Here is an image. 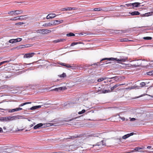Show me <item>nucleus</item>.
<instances>
[{
	"label": "nucleus",
	"mask_w": 153,
	"mask_h": 153,
	"mask_svg": "<svg viewBox=\"0 0 153 153\" xmlns=\"http://www.w3.org/2000/svg\"><path fill=\"white\" fill-rule=\"evenodd\" d=\"M107 60V61H105V62H104V63L103 64H107L108 63H111V62H109L110 61H117L118 62H124L125 61V59H118L117 58H105L102 59L100 62H101L103 61Z\"/></svg>",
	"instance_id": "1"
},
{
	"label": "nucleus",
	"mask_w": 153,
	"mask_h": 153,
	"mask_svg": "<svg viewBox=\"0 0 153 153\" xmlns=\"http://www.w3.org/2000/svg\"><path fill=\"white\" fill-rule=\"evenodd\" d=\"M36 31L38 33H41L42 34H47L51 32V30H48L47 29H39L36 30Z\"/></svg>",
	"instance_id": "2"
},
{
	"label": "nucleus",
	"mask_w": 153,
	"mask_h": 153,
	"mask_svg": "<svg viewBox=\"0 0 153 153\" xmlns=\"http://www.w3.org/2000/svg\"><path fill=\"white\" fill-rule=\"evenodd\" d=\"M27 18V17H26V15H25L20 16L19 18H18V17H15L14 18H11L10 19V20L13 21H16L17 20H22L26 19Z\"/></svg>",
	"instance_id": "3"
},
{
	"label": "nucleus",
	"mask_w": 153,
	"mask_h": 153,
	"mask_svg": "<svg viewBox=\"0 0 153 153\" xmlns=\"http://www.w3.org/2000/svg\"><path fill=\"white\" fill-rule=\"evenodd\" d=\"M35 53H28L25 54L24 56V58H30L32 57Z\"/></svg>",
	"instance_id": "4"
},
{
	"label": "nucleus",
	"mask_w": 153,
	"mask_h": 153,
	"mask_svg": "<svg viewBox=\"0 0 153 153\" xmlns=\"http://www.w3.org/2000/svg\"><path fill=\"white\" fill-rule=\"evenodd\" d=\"M65 87H61L58 88H55L52 90V91H60L62 90H63L66 89Z\"/></svg>",
	"instance_id": "5"
},
{
	"label": "nucleus",
	"mask_w": 153,
	"mask_h": 153,
	"mask_svg": "<svg viewBox=\"0 0 153 153\" xmlns=\"http://www.w3.org/2000/svg\"><path fill=\"white\" fill-rule=\"evenodd\" d=\"M152 15H153V11H151L140 15L141 16H149Z\"/></svg>",
	"instance_id": "6"
},
{
	"label": "nucleus",
	"mask_w": 153,
	"mask_h": 153,
	"mask_svg": "<svg viewBox=\"0 0 153 153\" xmlns=\"http://www.w3.org/2000/svg\"><path fill=\"white\" fill-rule=\"evenodd\" d=\"M53 22V24L54 25H58L60 23H62L63 22V20H57L54 21Z\"/></svg>",
	"instance_id": "7"
},
{
	"label": "nucleus",
	"mask_w": 153,
	"mask_h": 153,
	"mask_svg": "<svg viewBox=\"0 0 153 153\" xmlns=\"http://www.w3.org/2000/svg\"><path fill=\"white\" fill-rule=\"evenodd\" d=\"M134 132H131L130 134H127L125 135L122 137V138L124 139H125L130 136H132L134 134Z\"/></svg>",
	"instance_id": "8"
},
{
	"label": "nucleus",
	"mask_w": 153,
	"mask_h": 153,
	"mask_svg": "<svg viewBox=\"0 0 153 153\" xmlns=\"http://www.w3.org/2000/svg\"><path fill=\"white\" fill-rule=\"evenodd\" d=\"M22 108H16L12 109H9L8 111L10 112H13L15 111L22 110Z\"/></svg>",
	"instance_id": "9"
},
{
	"label": "nucleus",
	"mask_w": 153,
	"mask_h": 153,
	"mask_svg": "<svg viewBox=\"0 0 153 153\" xmlns=\"http://www.w3.org/2000/svg\"><path fill=\"white\" fill-rule=\"evenodd\" d=\"M76 8L75 7H67L64 8L62 9V10L63 11H67V10H75Z\"/></svg>",
	"instance_id": "10"
},
{
	"label": "nucleus",
	"mask_w": 153,
	"mask_h": 153,
	"mask_svg": "<svg viewBox=\"0 0 153 153\" xmlns=\"http://www.w3.org/2000/svg\"><path fill=\"white\" fill-rule=\"evenodd\" d=\"M58 64H59L61 65H63V66H66V67L68 68H71L72 67V66L68 64H66L64 63H62V62H58Z\"/></svg>",
	"instance_id": "11"
},
{
	"label": "nucleus",
	"mask_w": 153,
	"mask_h": 153,
	"mask_svg": "<svg viewBox=\"0 0 153 153\" xmlns=\"http://www.w3.org/2000/svg\"><path fill=\"white\" fill-rule=\"evenodd\" d=\"M141 3L139 2H135L132 3V8L134 7H138L140 6Z\"/></svg>",
	"instance_id": "12"
},
{
	"label": "nucleus",
	"mask_w": 153,
	"mask_h": 153,
	"mask_svg": "<svg viewBox=\"0 0 153 153\" xmlns=\"http://www.w3.org/2000/svg\"><path fill=\"white\" fill-rule=\"evenodd\" d=\"M53 22H49L48 23H45L43 25V26L44 27H48V26H52V25H54V24H53Z\"/></svg>",
	"instance_id": "13"
},
{
	"label": "nucleus",
	"mask_w": 153,
	"mask_h": 153,
	"mask_svg": "<svg viewBox=\"0 0 153 153\" xmlns=\"http://www.w3.org/2000/svg\"><path fill=\"white\" fill-rule=\"evenodd\" d=\"M42 125L43 124L42 123H39L34 126L33 129H36L39 128V127H42Z\"/></svg>",
	"instance_id": "14"
},
{
	"label": "nucleus",
	"mask_w": 153,
	"mask_h": 153,
	"mask_svg": "<svg viewBox=\"0 0 153 153\" xmlns=\"http://www.w3.org/2000/svg\"><path fill=\"white\" fill-rule=\"evenodd\" d=\"M132 16L138 15L140 14V13L137 11H134L132 12H130L129 13Z\"/></svg>",
	"instance_id": "15"
},
{
	"label": "nucleus",
	"mask_w": 153,
	"mask_h": 153,
	"mask_svg": "<svg viewBox=\"0 0 153 153\" xmlns=\"http://www.w3.org/2000/svg\"><path fill=\"white\" fill-rule=\"evenodd\" d=\"M8 117V121L16 119L17 118L16 116H14L12 117Z\"/></svg>",
	"instance_id": "16"
},
{
	"label": "nucleus",
	"mask_w": 153,
	"mask_h": 153,
	"mask_svg": "<svg viewBox=\"0 0 153 153\" xmlns=\"http://www.w3.org/2000/svg\"><path fill=\"white\" fill-rule=\"evenodd\" d=\"M97 146H101V147H102V146H103L105 145V143L104 142V141L102 140L101 142L99 143H98L97 145Z\"/></svg>",
	"instance_id": "17"
},
{
	"label": "nucleus",
	"mask_w": 153,
	"mask_h": 153,
	"mask_svg": "<svg viewBox=\"0 0 153 153\" xmlns=\"http://www.w3.org/2000/svg\"><path fill=\"white\" fill-rule=\"evenodd\" d=\"M13 39L14 40L13 41L14 42V43H15L18 42H20L22 40V39L19 38L16 39Z\"/></svg>",
	"instance_id": "18"
},
{
	"label": "nucleus",
	"mask_w": 153,
	"mask_h": 153,
	"mask_svg": "<svg viewBox=\"0 0 153 153\" xmlns=\"http://www.w3.org/2000/svg\"><path fill=\"white\" fill-rule=\"evenodd\" d=\"M65 40V39H58L54 40L53 41V42L55 43H58L59 42H63Z\"/></svg>",
	"instance_id": "19"
},
{
	"label": "nucleus",
	"mask_w": 153,
	"mask_h": 153,
	"mask_svg": "<svg viewBox=\"0 0 153 153\" xmlns=\"http://www.w3.org/2000/svg\"><path fill=\"white\" fill-rule=\"evenodd\" d=\"M23 11L21 10H15L16 15H18L19 14L22 13Z\"/></svg>",
	"instance_id": "20"
},
{
	"label": "nucleus",
	"mask_w": 153,
	"mask_h": 153,
	"mask_svg": "<svg viewBox=\"0 0 153 153\" xmlns=\"http://www.w3.org/2000/svg\"><path fill=\"white\" fill-rule=\"evenodd\" d=\"M41 107V105H37V106H33L30 108V109L31 110H34L37 108H39Z\"/></svg>",
	"instance_id": "21"
},
{
	"label": "nucleus",
	"mask_w": 153,
	"mask_h": 153,
	"mask_svg": "<svg viewBox=\"0 0 153 153\" xmlns=\"http://www.w3.org/2000/svg\"><path fill=\"white\" fill-rule=\"evenodd\" d=\"M15 10H14V11H9L8 13V14H9V15H16V14H15Z\"/></svg>",
	"instance_id": "22"
},
{
	"label": "nucleus",
	"mask_w": 153,
	"mask_h": 153,
	"mask_svg": "<svg viewBox=\"0 0 153 153\" xmlns=\"http://www.w3.org/2000/svg\"><path fill=\"white\" fill-rule=\"evenodd\" d=\"M31 102H26L24 103H22L19 106V107L25 105H26L27 104H31Z\"/></svg>",
	"instance_id": "23"
},
{
	"label": "nucleus",
	"mask_w": 153,
	"mask_h": 153,
	"mask_svg": "<svg viewBox=\"0 0 153 153\" xmlns=\"http://www.w3.org/2000/svg\"><path fill=\"white\" fill-rule=\"evenodd\" d=\"M49 14L51 17V19H52L56 16V15L54 13H51Z\"/></svg>",
	"instance_id": "24"
},
{
	"label": "nucleus",
	"mask_w": 153,
	"mask_h": 153,
	"mask_svg": "<svg viewBox=\"0 0 153 153\" xmlns=\"http://www.w3.org/2000/svg\"><path fill=\"white\" fill-rule=\"evenodd\" d=\"M94 10L96 11H100L101 10H104L103 9H102L100 7L95 8L94 9Z\"/></svg>",
	"instance_id": "25"
},
{
	"label": "nucleus",
	"mask_w": 153,
	"mask_h": 153,
	"mask_svg": "<svg viewBox=\"0 0 153 153\" xmlns=\"http://www.w3.org/2000/svg\"><path fill=\"white\" fill-rule=\"evenodd\" d=\"M102 92L101 93L105 94V93H108V92H111V91H110L109 90H102Z\"/></svg>",
	"instance_id": "26"
},
{
	"label": "nucleus",
	"mask_w": 153,
	"mask_h": 153,
	"mask_svg": "<svg viewBox=\"0 0 153 153\" xmlns=\"http://www.w3.org/2000/svg\"><path fill=\"white\" fill-rule=\"evenodd\" d=\"M75 35L73 33H69L67 34L66 35V36H74Z\"/></svg>",
	"instance_id": "27"
},
{
	"label": "nucleus",
	"mask_w": 153,
	"mask_h": 153,
	"mask_svg": "<svg viewBox=\"0 0 153 153\" xmlns=\"http://www.w3.org/2000/svg\"><path fill=\"white\" fill-rule=\"evenodd\" d=\"M80 42H74L72 43L71 45V46H74L75 45H77L79 44H80Z\"/></svg>",
	"instance_id": "28"
},
{
	"label": "nucleus",
	"mask_w": 153,
	"mask_h": 153,
	"mask_svg": "<svg viewBox=\"0 0 153 153\" xmlns=\"http://www.w3.org/2000/svg\"><path fill=\"white\" fill-rule=\"evenodd\" d=\"M143 39L145 40H151L152 39V38L151 37H144Z\"/></svg>",
	"instance_id": "29"
},
{
	"label": "nucleus",
	"mask_w": 153,
	"mask_h": 153,
	"mask_svg": "<svg viewBox=\"0 0 153 153\" xmlns=\"http://www.w3.org/2000/svg\"><path fill=\"white\" fill-rule=\"evenodd\" d=\"M60 77L64 78L66 76V74L65 73H63L62 74L59 76Z\"/></svg>",
	"instance_id": "30"
},
{
	"label": "nucleus",
	"mask_w": 153,
	"mask_h": 153,
	"mask_svg": "<svg viewBox=\"0 0 153 153\" xmlns=\"http://www.w3.org/2000/svg\"><path fill=\"white\" fill-rule=\"evenodd\" d=\"M85 111V109H83L81 111H79L78 112V114H82L83 113H84Z\"/></svg>",
	"instance_id": "31"
},
{
	"label": "nucleus",
	"mask_w": 153,
	"mask_h": 153,
	"mask_svg": "<svg viewBox=\"0 0 153 153\" xmlns=\"http://www.w3.org/2000/svg\"><path fill=\"white\" fill-rule=\"evenodd\" d=\"M147 74L149 75H153V71L148 72Z\"/></svg>",
	"instance_id": "32"
},
{
	"label": "nucleus",
	"mask_w": 153,
	"mask_h": 153,
	"mask_svg": "<svg viewBox=\"0 0 153 153\" xmlns=\"http://www.w3.org/2000/svg\"><path fill=\"white\" fill-rule=\"evenodd\" d=\"M141 149H143V148H142L140 147H136L135 149L134 150L136 151H139L138 150Z\"/></svg>",
	"instance_id": "33"
},
{
	"label": "nucleus",
	"mask_w": 153,
	"mask_h": 153,
	"mask_svg": "<svg viewBox=\"0 0 153 153\" xmlns=\"http://www.w3.org/2000/svg\"><path fill=\"white\" fill-rule=\"evenodd\" d=\"M126 5L128 7H132V3L126 4Z\"/></svg>",
	"instance_id": "34"
},
{
	"label": "nucleus",
	"mask_w": 153,
	"mask_h": 153,
	"mask_svg": "<svg viewBox=\"0 0 153 153\" xmlns=\"http://www.w3.org/2000/svg\"><path fill=\"white\" fill-rule=\"evenodd\" d=\"M103 80H104V79H103L102 77L98 79L97 81L98 82H100Z\"/></svg>",
	"instance_id": "35"
},
{
	"label": "nucleus",
	"mask_w": 153,
	"mask_h": 153,
	"mask_svg": "<svg viewBox=\"0 0 153 153\" xmlns=\"http://www.w3.org/2000/svg\"><path fill=\"white\" fill-rule=\"evenodd\" d=\"M24 24V23L23 22H19L16 23L15 25H21Z\"/></svg>",
	"instance_id": "36"
},
{
	"label": "nucleus",
	"mask_w": 153,
	"mask_h": 153,
	"mask_svg": "<svg viewBox=\"0 0 153 153\" xmlns=\"http://www.w3.org/2000/svg\"><path fill=\"white\" fill-rule=\"evenodd\" d=\"M128 39H121L120 41L121 42H126L128 41Z\"/></svg>",
	"instance_id": "37"
},
{
	"label": "nucleus",
	"mask_w": 153,
	"mask_h": 153,
	"mask_svg": "<svg viewBox=\"0 0 153 153\" xmlns=\"http://www.w3.org/2000/svg\"><path fill=\"white\" fill-rule=\"evenodd\" d=\"M120 78L118 76H114V79L116 81H117Z\"/></svg>",
	"instance_id": "38"
},
{
	"label": "nucleus",
	"mask_w": 153,
	"mask_h": 153,
	"mask_svg": "<svg viewBox=\"0 0 153 153\" xmlns=\"http://www.w3.org/2000/svg\"><path fill=\"white\" fill-rule=\"evenodd\" d=\"M3 118H4V121H8V117H3Z\"/></svg>",
	"instance_id": "39"
},
{
	"label": "nucleus",
	"mask_w": 153,
	"mask_h": 153,
	"mask_svg": "<svg viewBox=\"0 0 153 153\" xmlns=\"http://www.w3.org/2000/svg\"><path fill=\"white\" fill-rule=\"evenodd\" d=\"M31 44L26 45H25L24 46L25 48H28L31 46L32 45Z\"/></svg>",
	"instance_id": "40"
},
{
	"label": "nucleus",
	"mask_w": 153,
	"mask_h": 153,
	"mask_svg": "<svg viewBox=\"0 0 153 153\" xmlns=\"http://www.w3.org/2000/svg\"><path fill=\"white\" fill-rule=\"evenodd\" d=\"M13 41L14 40H13V39H11L9 40V42L11 43H14V42Z\"/></svg>",
	"instance_id": "41"
},
{
	"label": "nucleus",
	"mask_w": 153,
	"mask_h": 153,
	"mask_svg": "<svg viewBox=\"0 0 153 153\" xmlns=\"http://www.w3.org/2000/svg\"><path fill=\"white\" fill-rule=\"evenodd\" d=\"M129 119H130V121H134L136 120V119L134 118H131L130 117Z\"/></svg>",
	"instance_id": "42"
},
{
	"label": "nucleus",
	"mask_w": 153,
	"mask_h": 153,
	"mask_svg": "<svg viewBox=\"0 0 153 153\" xmlns=\"http://www.w3.org/2000/svg\"><path fill=\"white\" fill-rule=\"evenodd\" d=\"M78 137V136L77 135H76V136H72L71 137L69 138H71L72 139H74L75 138H76Z\"/></svg>",
	"instance_id": "43"
},
{
	"label": "nucleus",
	"mask_w": 153,
	"mask_h": 153,
	"mask_svg": "<svg viewBox=\"0 0 153 153\" xmlns=\"http://www.w3.org/2000/svg\"><path fill=\"white\" fill-rule=\"evenodd\" d=\"M140 85L142 86H145L146 85L145 83L144 82H142L140 83Z\"/></svg>",
	"instance_id": "44"
},
{
	"label": "nucleus",
	"mask_w": 153,
	"mask_h": 153,
	"mask_svg": "<svg viewBox=\"0 0 153 153\" xmlns=\"http://www.w3.org/2000/svg\"><path fill=\"white\" fill-rule=\"evenodd\" d=\"M119 116L121 120H122L123 121H124L125 120V118L124 117H120V115H119Z\"/></svg>",
	"instance_id": "45"
},
{
	"label": "nucleus",
	"mask_w": 153,
	"mask_h": 153,
	"mask_svg": "<svg viewBox=\"0 0 153 153\" xmlns=\"http://www.w3.org/2000/svg\"><path fill=\"white\" fill-rule=\"evenodd\" d=\"M116 87L115 85L111 87V91H113L114 88H116Z\"/></svg>",
	"instance_id": "46"
},
{
	"label": "nucleus",
	"mask_w": 153,
	"mask_h": 153,
	"mask_svg": "<svg viewBox=\"0 0 153 153\" xmlns=\"http://www.w3.org/2000/svg\"><path fill=\"white\" fill-rule=\"evenodd\" d=\"M46 19H51V17L49 15V14L46 17Z\"/></svg>",
	"instance_id": "47"
},
{
	"label": "nucleus",
	"mask_w": 153,
	"mask_h": 153,
	"mask_svg": "<svg viewBox=\"0 0 153 153\" xmlns=\"http://www.w3.org/2000/svg\"><path fill=\"white\" fill-rule=\"evenodd\" d=\"M140 64H139L137 63V64H135L134 65H133V66L134 67H137Z\"/></svg>",
	"instance_id": "48"
},
{
	"label": "nucleus",
	"mask_w": 153,
	"mask_h": 153,
	"mask_svg": "<svg viewBox=\"0 0 153 153\" xmlns=\"http://www.w3.org/2000/svg\"><path fill=\"white\" fill-rule=\"evenodd\" d=\"M0 121H4L3 117H2L0 118Z\"/></svg>",
	"instance_id": "49"
},
{
	"label": "nucleus",
	"mask_w": 153,
	"mask_h": 153,
	"mask_svg": "<svg viewBox=\"0 0 153 153\" xmlns=\"http://www.w3.org/2000/svg\"><path fill=\"white\" fill-rule=\"evenodd\" d=\"M36 124V123H33V124H31L30 125V127H32L33 125H35V124Z\"/></svg>",
	"instance_id": "50"
},
{
	"label": "nucleus",
	"mask_w": 153,
	"mask_h": 153,
	"mask_svg": "<svg viewBox=\"0 0 153 153\" xmlns=\"http://www.w3.org/2000/svg\"><path fill=\"white\" fill-rule=\"evenodd\" d=\"M115 86H116V88H117V87L118 86H120V84H116V85H115Z\"/></svg>",
	"instance_id": "51"
},
{
	"label": "nucleus",
	"mask_w": 153,
	"mask_h": 153,
	"mask_svg": "<svg viewBox=\"0 0 153 153\" xmlns=\"http://www.w3.org/2000/svg\"><path fill=\"white\" fill-rule=\"evenodd\" d=\"M102 78H103V79H104V80H105L106 79H108V78L105 77H103Z\"/></svg>",
	"instance_id": "52"
},
{
	"label": "nucleus",
	"mask_w": 153,
	"mask_h": 153,
	"mask_svg": "<svg viewBox=\"0 0 153 153\" xmlns=\"http://www.w3.org/2000/svg\"><path fill=\"white\" fill-rule=\"evenodd\" d=\"M152 148V146H148L147 147V148L148 149H150L151 148Z\"/></svg>",
	"instance_id": "53"
},
{
	"label": "nucleus",
	"mask_w": 153,
	"mask_h": 153,
	"mask_svg": "<svg viewBox=\"0 0 153 153\" xmlns=\"http://www.w3.org/2000/svg\"><path fill=\"white\" fill-rule=\"evenodd\" d=\"M3 132V130L2 128L0 127V132Z\"/></svg>",
	"instance_id": "54"
},
{
	"label": "nucleus",
	"mask_w": 153,
	"mask_h": 153,
	"mask_svg": "<svg viewBox=\"0 0 153 153\" xmlns=\"http://www.w3.org/2000/svg\"><path fill=\"white\" fill-rule=\"evenodd\" d=\"M21 48H25V47L24 45H21Z\"/></svg>",
	"instance_id": "55"
},
{
	"label": "nucleus",
	"mask_w": 153,
	"mask_h": 153,
	"mask_svg": "<svg viewBox=\"0 0 153 153\" xmlns=\"http://www.w3.org/2000/svg\"><path fill=\"white\" fill-rule=\"evenodd\" d=\"M16 48H21V46H18Z\"/></svg>",
	"instance_id": "56"
},
{
	"label": "nucleus",
	"mask_w": 153,
	"mask_h": 153,
	"mask_svg": "<svg viewBox=\"0 0 153 153\" xmlns=\"http://www.w3.org/2000/svg\"><path fill=\"white\" fill-rule=\"evenodd\" d=\"M108 79H114V77H111L108 78Z\"/></svg>",
	"instance_id": "57"
},
{
	"label": "nucleus",
	"mask_w": 153,
	"mask_h": 153,
	"mask_svg": "<svg viewBox=\"0 0 153 153\" xmlns=\"http://www.w3.org/2000/svg\"><path fill=\"white\" fill-rule=\"evenodd\" d=\"M5 61V63H8L9 62V61Z\"/></svg>",
	"instance_id": "58"
},
{
	"label": "nucleus",
	"mask_w": 153,
	"mask_h": 153,
	"mask_svg": "<svg viewBox=\"0 0 153 153\" xmlns=\"http://www.w3.org/2000/svg\"><path fill=\"white\" fill-rule=\"evenodd\" d=\"M1 63H2V65L3 64H4V63H5V61H4L1 62Z\"/></svg>",
	"instance_id": "59"
},
{
	"label": "nucleus",
	"mask_w": 153,
	"mask_h": 153,
	"mask_svg": "<svg viewBox=\"0 0 153 153\" xmlns=\"http://www.w3.org/2000/svg\"><path fill=\"white\" fill-rule=\"evenodd\" d=\"M134 88H135L133 86V87H131V88H130V89H134Z\"/></svg>",
	"instance_id": "60"
},
{
	"label": "nucleus",
	"mask_w": 153,
	"mask_h": 153,
	"mask_svg": "<svg viewBox=\"0 0 153 153\" xmlns=\"http://www.w3.org/2000/svg\"><path fill=\"white\" fill-rule=\"evenodd\" d=\"M120 85H125V83H123V84H120Z\"/></svg>",
	"instance_id": "61"
},
{
	"label": "nucleus",
	"mask_w": 153,
	"mask_h": 153,
	"mask_svg": "<svg viewBox=\"0 0 153 153\" xmlns=\"http://www.w3.org/2000/svg\"><path fill=\"white\" fill-rule=\"evenodd\" d=\"M3 128L4 130H6V128L5 127H3Z\"/></svg>",
	"instance_id": "62"
},
{
	"label": "nucleus",
	"mask_w": 153,
	"mask_h": 153,
	"mask_svg": "<svg viewBox=\"0 0 153 153\" xmlns=\"http://www.w3.org/2000/svg\"><path fill=\"white\" fill-rule=\"evenodd\" d=\"M139 152H144L143 151H139Z\"/></svg>",
	"instance_id": "63"
},
{
	"label": "nucleus",
	"mask_w": 153,
	"mask_h": 153,
	"mask_svg": "<svg viewBox=\"0 0 153 153\" xmlns=\"http://www.w3.org/2000/svg\"><path fill=\"white\" fill-rule=\"evenodd\" d=\"M28 121H31V120H30V119H28Z\"/></svg>",
	"instance_id": "64"
}]
</instances>
